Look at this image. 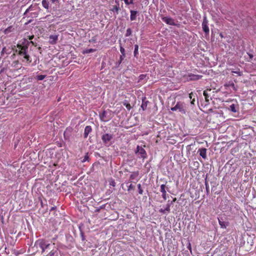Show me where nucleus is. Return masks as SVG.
I'll return each instance as SVG.
<instances>
[{
  "label": "nucleus",
  "mask_w": 256,
  "mask_h": 256,
  "mask_svg": "<svg viewBox=\"0 0 256 256\" xmlns=\"http://www.w3.org/2000/svg\"><path fill=\"white\" fill-rule=\"evenodd\" d=\"M90 42H95L96 39L94 38H92V40H90Z\"/></svg>",
  "instance_id": "nucleus-39"
},
{
  "label": "nucleus",
  "mask_w": 256,
  "mask_h": 256,
  "mask_svg": "<svg viewBox=\"0 0 256 256\" xmlns=\"http://www.w3.org/2000/svg\"><path fill=\"white\" fill-rule=\"evenodd\" d=\"M176 198H174L173 202H176Z\"/></svg>",
  "instance_id": "nucleus-48"
},
{
  "label": "nucleus",
  "mask_w": 256,
  "mask_h": 256,
  "mask_svg": "<svg viewBox=\"0 0 256 256\" xmlns=\"http://www.w3.org/2000/svg\"><path fill=\"white\" fill-rule=\"evenodd\" d=\"M136 154L140 156V158H142L143 160L146 159L147 158V154L146 150L140 146H136Z\"/></svg>",
  "instance_id": "nucleus-5"
},
{
  "label": "nucleus",
  "mask_w": 256,
  "mask_h": 256,
  "mask_svg": "<svg viewBox=\"0 0 256 256\" xmlns=\"http://www.w3.org/2000/svg\"><path fill=\"white\" fill-rule=\"evenodd\" d=\"M16 52L18 53L20 57L22 58V60L23 62H26L28 64L32 62V58H30L28 53V45L26 44H17Z\"/></svg>",
  "instance_id": "nucleus-1"
},
{
  "label": "nucleus",
  "mask_w": 256,
  "mask_h": 256,
  "mask_svg": "<svg viewBox=\"0 0 256 256\" xmlns=\"http://www.w3.org/2000/svg\"><path fill=\"white\" fill-rule=\"evenodd\" d=\"M119 10H120L119 4H117V5L113 6L111 10L112 12H116V14H118Z\"/></svg>",
  "instance_id": "nucleus-22"
},
{
  "label": "nucleus",
  "mask_w": 256,
  "mask_h": 256,
  "mask_svg": "<svg viewBox=\"0 0 256 256\" xmlns=\"http://www.w3.org/2000/svg\"><path fill=\"white\" fill-rule=\"evenodd\" d=\"M54 207H52V208H51V209H50V210H54Z\"/></svg>",
  "instance_id": "nucleus-49"
},
{
  "label": "nucleus",
  "mask_w": 256,
  "mask_h": 256,
  "mask_svg": "<svg viewBox=\"0 0 256 256\" xmlns=\"http://www.w3.org/2000/svg\"><path fill=\"white\" fill-rule=\"evenodd\" d=\"M188 249L189 250H190V252H192V246L190 242H188Z\"/></svg>",
  "instance_id": "nucleus-38"
},
{
  "label": "nucleus",
  "mask_w": 256,
  "mask_h": 256,
  "mask_svg": "<svg viewBox=\"0 0 256 256\" xmlns=\"http://www.w3.org/2000/svg\"><path fill=\"white\" fill-rule=\"evenodd\" d=\"M96 52V50L94 48H89L86 50L84 51V54H89L92 53Z\"/></svg>",
  "instance_id": "nucleus-27"
},
{
  "label": "nucleus",
  "mask_w": 256,
  "mask_h": 256,
  "mask_svg": "<svg viewBox=\"0 0 256 256\" xmlns=\"http://www.w3.org/2000/svg\"><path fill=\"white\" fill-rule=\"evenodd\" d=\"M138 45L136 44L135 46H134V56L135 57H137V55L138 54Z\"/></svg>",
  "instance_id": "nucleus-19"
},
{
  "label": "nucleus",
  "mask_w": 256,
  "mask_h": 256,
  "mask_svg": "<svg viewBox=\"0 0 256 256\" xmlns=\"http://www.w3.org/2000/svg\"><path fill=\"white\" fill-rule=\"evenodd\" d=\"M124 2L125 4L129 5L132 4H134V0H122Z\"/></svg>",
  "instance_id": "nucleus-29"
},
{
  "label": "nucleus",
  "mask_w": 256,
  "mask_h": 256,
  "mask_svg": "<svg viewBox=\"0 0 256 256\" xmlns=\"http://www.w3.org/2000/svg\"><path fill=\"white\" fill-rule=\"evenodd\" d=\"M192 92L190 94H189V98L192 99Z\"/></svg>",
  "instance_id": "nucleus-40"
},
{
  "label": "nucleus",
  "mask_w": 256,
  "mask_h": 256,
  "mask_svg": "<svg viewBox=\"0 0 256 256\" xmlns=\"http://www.w3.org/2000/svg\"><path fill=\"white\" fill-rule=\"evenodd\" d=\"M132 34V30L130 28H127L126 33V36H130Z\"/></svg>",
  "instance_id": "nucleus-30"
},
{
  "label": "nucleus",
  "mask_w": 256,
  "mask_h": 256,
  "mask_svg": "<svg viewBox=\"0 0 256 256\" xmlns=\"http://www.w3.org/2000/svg\"><path fill=\"white\" fill-rule=\"evenodd\" d=\"M88 154H87L85 155L84 159L82 160V162H84L86 161H88Z\"/></svg>",
  "instance_id": "nucleus-33"
},
{
  "label": "nucleus",
  "mask_w": 256,
  "mask_h": 256,
  "mask_svg": "<svg viewBox=\"0 0 256 256\" xmlns=\"http://www.w3.org/2000/svg\"><path fill=\"white\" fill-rule=\"evenodd\" d=\"M202 30L204 31L206 34H209V28L208 26V20H206V18H204L203 19V21L202 22Z\"/></svg>",
  "instance_id": "nucleus-9"
},
{
  "label": "nucleus",
  "mask_w": 256,
  "mask_h": 256,
  "mask_svg": "<svg viewBox=\"0 0 256 256\" xmlns=\"http://www.w3.org/2000/svg\"><path fill=\"white\" fill-rule=\"evenodd\" d=\"M218 223L220 226L222 228H226V226L228 225V222L226 224L224 221H222L220 218H218Z\"/></svg>",
  "instance_id": "nucleus-21"
},
{
  "label": "nucleus",
  "mask_w": 256,
  "mask_h": 256,
  "mask_svg": "<svg viewBox=\"0 0 256 256\" xmlns=\"http://www.w3.org/2000/svg\"><path fill=\"white\" fill-rule=\"evenodd\" d=\"M138 12L136 10H130V20L132 21H134L136 20V14Z\"/></svg>",
  "instance_id": "nucleus-17"
},
{
  "label": "nucleus",
  "mask_w": 256,
  "mask_h": 256,
  "mask_svg": "<svg viewBox=\"0 0 256 256\" xmlns=\"http://www.w3.org/2000/svg\"><path fill=\"white\" fill-rule=\"evenodd\" d=\"M42 5L44 8L46 9H48V2L46 0H43L42 1Z\"/></svg>",
  "instance_id": "nucleus-24"
},
{
  "label": "nucleus",
  "mask_w": 256,
  "mask_h": 256,
  "mask_svg": "<svg viewBox=\"0 0 256 256\" xmlns=\"http://www.w3.org/2000/svg\"><path fill=\"white\" fill-rule=\"evenodd\" d=\"M54 243L50 244L46 239H38L35 242V246L40 248L42 254L54 248Z\"/></svg>",
  "instance_id": "nucleus-2"
},
{
  "label": "nucleus",
  "mask_w": 256,
  "mask_h": 256,
  "mask_svg": "<svg viewBox=\"0 0 256 256\" xmlns=\"http://www.w3.org/2000/svg\"><path fill=\"white\" fill-rule=\"evenodd\" d=\"M34 38V36H30L29 40H32Z\"/></svg>",
  "instance_id": "nucleus-43"
},
{
  "label": "nucleus",
  "mask_w": 256,
  "mask_h": 256,
  "mask_svg": "<svg viewBox=\"0 0 256 256\" xmlns=\"http://www.w3.org/2000/svg\"><path fill=\"white\" fill-rule=\"evenodd\" d=\"M167 194L166 192L162 193V196L164 200H166L167 198Z\"/></svg>",
  "instance_id": "nucleus-37"
},
{
  "label": "nucleus",
  "mask_w": 256,
  "mask_h": 256,
  "mask_svg": "<svg viewBox=\"0 0 256 256\" xmlns=\"http://www.w3.org/2000/svg\"><path fill=\"white\" fill-rule=\"evenodd\" d=\"M126 55H121L120 56V62L119 63H122V61L124 60V58H125Z\"/></svg>",
  "instance_id": "nucleus-35"
},
{
  "label": "nucleus",
  "mask_w": 256,
  "mask_h": 256,
  "mask_svg": "<svg viewBox=\"0 0 256 256\" xmlns=\"http://www.w3.org/2000/svg\"><path fill=\"white\" fill-rule=\"evenodd\" d=\"M199 154L202 158L203 159L206 160V148H199L198 150Z\"/></svg>",
  "instance_id": "nucleus-13"
},
{
  "label": "nucleus",
  "mask_w": 256,
  "mask_h": 256,
  "mask_svg": "<svg viewBox=\"0 0 256 256\" xmlns=\"http://www.w3.org/2000/svg\"><path fill=\"white\" fill-rule=\"evenodd\" d=\"M172 111L178 110L182 114H186L185 105L184 102H178L174 106L170 108Z\"/></svg>",
  "instance_id": "nucleus-4"
},
{
  "label": "nucleus",
  "mask_w": 256,
  "mask_h": 256,
  "mask_svg": "<svg viewBox=\"0 0 256 256\" xmlns=\"http://www.w3.org/2000/svg\"><path fill=\"white\" fill-rule=\"evenodd\" d=\"M112 118V112L110 110H104L100 114V118L102 122H108Z\"/></svg>",
  "instance_id": "nucleus-3"
},
{
  "label": "nucleus",
  "mask_w": 256,
  "mask_h": 256,
  "mask_svg": "<svg viewBox=\"0 0 256 256\" xmlns=\"http://www.w3.org/2000/svg\"><path fill=\"white\" fill-rule=\"evenodd\" d=\"M112 139V134H110L108 133L104 134L102 136V142L106 146L110 142V140Z\"/></svg>",
  "instance_id": "nucleus-6"
},
{
  "label": "nucleus",
  "mask_w": 256,
  "mask_h": 256,
  "mask_svg": "<svg viewBox=\"0 0 256 256\" xmlns=\"http://www.w3.org/2000/svg\"><path fill=\"white\" fill-rule=\"evenodd\" d=\"M6 48H2V54H3L4 52H5Z\"/></svg>",
  "instance_id": "nucleus-42"
},
{
  "label": "nucleus",
  "mask_w": 256,
  "mask_h": 256,
  "mask_svg": "<svg viewBox=\"0 0 256 256\" xmlns=\"http://www.w3.org/2000/svg\"><path fill=\"white\" fill-rule=\"evenodd\" d=\"M122 104L126 107L127 110H130L132 108V106H130V104L127 101L123 102Z\"/></svg>",
  "instance_id": "nucleus-23"
},
{
  "label": "nucleus",
  "mask_w": 256,
  "mask_h": 256,
  "mask_svg": "<svg viewBox=\"0 0 256 256\" xmlns=\"http://www.w3.org/2000/svg\"><path fill=\"white\" fill-rule=\"evenodd\" d=\"M58 36L56 34L50 35L49 37L50 41L49 42L51 44H55L58 40Z\"/></svg>",
  "instance_id": "nucleus-14"
},
{
  "label": "nucleus",
  "mask_w": 256,
  "mask_h": 256,
  "mask_svg": "<svg viewBox=\"0 0 256 256\" xmlns=\"http://www.w3.org/2000/svg\"><path fill=\"white\" fill-rule=\"evenodd\" d=\"M110 185H112L113 186H115V182L114 181H112L111 184H110Z\"/></svg>",
  "instance_id": "nucleus-41"
},
{
  "label": "nucleus",
  "mask_w": 256,
  "mask_h": 256,
  "mask_svg": "<svg viewBox=\"0 0 256 256\" xmlns=\"http://www.w3.org/2000/svg\"><path fill=\"white\" fill-rule=\"evenodd\" d=\"M120 52H121V54H122V55H126V54H125V50L122 46H120Z\"/></svg>",
  "instance_id": "nucleus-32"
},
{
  "label": "nucleus",
  "mask_w": 256,
  "mask_h": 256,
  "mask_svg": "<svg viewBox=\"0 0 256 256\" xmlns=\"http://www.w3.org/2000/svg\"><path fill=\"white\" fill-rule=\"evenodd\" d=\"M220 36L222 38H223V36H222V33L220 34Z\"/></svg>",
  "instance_id": "nucleus-45"
},
{
  "label": "nucleus",
  "mask_w": 256,
  "mask_h": 256,
  "mask_svg": "<svg viewBox=\"0 0 256 256\" xmlns=\"http://www.w3.org/2000/svg\"><path fill=\"white\" fill-rule=\"evenodd\" d=\"M30 43H31V44H34V42H33L30 41Z\"/></svg>",
  "instance_id": "nucleus-50"
},
{
  "label": "nucleus",
  "mask_w": 256,
  "mask_h": 256,
  "mask_svg": "<svg viewBox=\"0 0 256 256\" xmlns=\"http://www.w3.org/2000/svg\"><path fill=\"white\" fill-rule=\"evenodd\" d=\"M170 204H166V208H165L164 209H162V208H160V213H162V214H166V213H168L170 212Z\"/></svg>",
  "instance_id": "nucleus-16"
},
{
  "label": "nucleus",
  "mask_w": 256,
  "mask_h": 256,
  "mask_svg": "<svg viewBox=\"0 0 256 256\" xmlns=\"http://www.w3.org/2000/svg\"><path fill=\"white\" fill-rule=\"evenodd\" d=\"M228 109L229 110L234 113L238 112L239 104L236 102L235 103L230 104Z\"/></svg>",
  "instance_id": "nucleus-8"
},
{
  "label": "nucleus",
  "mask_w": 256,
  "mask_h": 256,
  "mask_svg": "<svg viewBox=\"0 0 256 256\" xmlns=\"http://www.w3.org/2000/svg\"><path fill=\"white\" fill-rule=\"evenodd\" d=\"M184 78H187L188 80H197L202 78V76L194 74H188V75H185L184 76Z\"/></svg>",
  "instance_id": "nucleus-7"
},
{
  "label": "nucleus",
  "mask_w": 256,
  "mask_h": 256,
  "mask_svg": "<svg viewBox=\"0 0 256 256\" xmlns=\"http://www.w3.org/2000/svg\"><path fill=\"white\" fill-rule=\"evenodd\" d=\"M231 86H232V88H234V83L232 84Z\"/></svg>",
  "instance_id": "nucleus-47"
},
{
  "label": "nucleus",
  "mask_w": 256,
  "mask_h": 256,
  "mask_svg": "<svg viewBox=\"0 0 256 256\" xmlns=\"http://www.w3.org/2000/svg\"><path fill=\"white\" fill-rule=\"evenodd\" d=\"M212 90L206 89L204 92H203V96H204L205 100L206 102H208L210 100H212L210 95L211 94Z\"/></svg>",
  "instance_id": "nucleus-10"
},
{
  "label": "nucleus",
  "mask_w": 256,
  "mask_h": 256,
  "mask_svg": "<svg viewBox=\"0 0 256 256\" xmlns=\"http://www.w3.org/2000/svg\"><path fill=\"white\" fill-rule=\"evenodd\" d=\"M232 74H237L239 76H242V72H241L240 70H238V71H232Z\"/></svg>",
  "instance_id": "nucleus-34"
},
{
  "label": "nucleus",
  "mask_w": 256,
  "mask_h": 256,
  "mask_svg": "<svg viewBox=\"0 0 256 256\" xmlns=\"http://www.w3.org/2000/svg\"><path fill=\"white\" fill-rule=\"evenodd\" d=\"M28 12V10H26V12Z\"/></svg>",
  "instance_id": "nucleus-52"
},
{
  "label": "nucleus",
  "mask_w": 256,
  "mask_h": 256,
  "mask_svg": "<svg viewBox=\"0 0 256 256\" xmlns=\"http://www.w3.org/2000/svg\"><path fill=\"white\" fill-rule=\"evenodd\" d=\"M194 99L192 100V101H191L192 104H194Z\"/></svg>",
  "instance_id": "nucleus-44"
},
{
  "label": "nucleus",
  "mask_w": 256,
  "mask_h": 256,
  "mask_svg": "<svg viewBox=\"0 0 256 256\" xmlns=\"http://www.w3.org/2000/svg\"><path fill=\"white\" fill-rule=\"evenodd\" d=\"M38 49H39V50H40V47H39V48H38Z\"/></svg>",
  "instance_id": "nucleus-53"
},
{
  "label": "nucleus",
  "mask_w": 256,
  "mask_h": 256,
  "mask_svg": "<svg viewBox=\"0 0 256 256\" xmlns=\"http://www.w3.org/2000/svg\"><path fill=\"white\" fill-rule=\"evenodd\" d=\"M144 76L143 74H141V75L140 76V77L141 78H143V77H144Z\"/></svg>",
  "instance_id": "nucleus-46"
},
{
  "label": "nucleus",
  "mask_w": 256,
  "mask_h": 256,
  "mask_svg": "<svg viewBox=\"0 0 256 256\" xmlns=\"http://www.w3.org/2000/svg\"><path fill=\"white\" fill-rule=\"evenodd\" d=\"M134 186L132 185V184H130L129 186H128V191H130L132 190H134Z\"/></svg>",
  "instance_id": "nucleus-36"
},
{
  "label": "nucleus",
  "mask_w": 256,
  "mask_h": 256,
  "mask_svg": "<svg viewBox=\"0 0 256 256\" xmlns=\"http://www.w3.org/2000/svg\"><path fill=\"white\" fill-rule=\"evenodd\" d=\"M166 186L164 184H162L160 186V192L162 193L166 192Z\"/></svg>",
  "instance_id": "nucleus-25"
},
{
  "label": "nucleus",
  "mask_w": 256,
  "mask_h": 256,
  "mask_svg": "<svg viewBox=\"0 0 256 256\" xmlns=\"http://www.w3.org/2000/svg\"><path fill=\"white\" fill-rule=\"evenodd\" d=\"M12 30H13L12 26H10L4 30V33L5 34H8L10 32H12Z\"/></svg>",
  "instance_id": "nucleus-26"
},
{
  "label": "nucleus",
  "mask_w": 256,
  "mask_h": 256,
  "mask_svg": "<svg viewBox=\"0 0 256 256\" xmlns=\"http://www.w3.org/2000/svg\"><path fill=\"white\" fill-rule=\"evenodd\" d=\"M46 256H58V248H53L51 250L44 253Z\"/></svg>",
  "instance_id": "nucleus-12"
},
{
  "label": "nucleus",
  "mask_w": 256,
  "mask_h": 256,
  "mask_svg": "<svg viewBox=\"0 0 256 256\" xmlns=\"http://www.w3.org/2000/svg\"><path fill=\"white\" fill-rule=\"evenodd\" d=\"M138 193L142 195L143 194V190L141 188V186L140 184H138Z\"/></svg>",
  "instance_id": "nucleus-31"
},
{
  "label": "nucleus",
  "mask_w": 256,
  "mask_h": 256,
  "mask_svg": "<svg viewBox=\"0 0 256 256\" xmlns=\"http://www.w3.org/2000/svg\"><path fill=\"white\" fill-rule=\"evenodd\" d=\"M46 77V75L40 74L37 76L36 79L38 80H42Z\"/></svg>",
  "instance_id": "nucleus-28"
},
{
  "label": "nucleus",
  "mask_w": 256,
  "mask_h": 256,
  "mask_svg": "<svg viewBox=\"0 0 256 256\" xmlns=\"http://www.w3.org/2000/svg\"><path fill=\"white\" fill-rule=\"evenodd\" d=\"M50 1L52 2H55V0H50Z\"/></svg>",
  "instance_id": "nucleus-51"
},
{
  "label": "nucleus",
  "mask_w": 256,
  "mask_h": 256,
  "mask_svg": "<svg viewBox=\"0 0 256 256\" xmlns=\"http://www.w3.org/2000/svg\"><path fill=\"white\" fill-rule=\"evenodd\" d=\"M148 101H145L142 100V104H141L140 108L142 110H146L148 106Z\"/></svg>",
  "instance_id": "nucleus-20"
},
{
  "label": "nucleus",
  "mask_w": 256,
  "mask_h": 256,
  "mask_svg": "<svg viewBox=\"0 0 256 256\" xmlns=\"http://www.w3.org/2000/svg\"><path fill=\"white\" fill-rule=\"evenodd\" d=\"M92 131V128L91 126H88L85 127L84 130V138H88L89 133L91 132Z\"/></svg>",
  "instance_id": "nucleus-15"
},
{
  "label": "nucleus",
  "mask_w": 256,
  "mask_h": 256,
  "mask_svg": "<svg viewBox=\"0 0 256 256\" xmlns=\"http://www.w3.org/2000/svg\"><path fill=\"white\" fill-rule=\"evenodd\" d=\"M138 175H139V172H138V171L133 172H132V174H130V180L132 181V180H136V178L138 176Z\"/></svg>",
  "instance_id": "nucleus-18"
},
{
  "label": "nucleus",
  "mask_w": 256,
  "mask_h": 256,
  "mask_svg": "<svg viewBox=\"0 0 256 256\" xmlns=\"http://www.w3.org/2000/svg\"><path fill=\"white\" fill-rule=\"evenodd\" d=\"M162 20L164 22L167 24H170L171 26H174L175 23L173 18H170V17L164 16L162 18Z\"/></svg>",
  "instance_id": "nucleus-11"
}]
</instances>
